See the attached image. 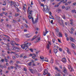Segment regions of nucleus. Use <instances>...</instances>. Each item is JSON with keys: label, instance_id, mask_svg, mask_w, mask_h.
I'll list each match as a JSON object with an SVG mask.
<instances>
[{"label": "nucleus", "instance_id": "58", "mask_svg": "<svg viewBox=\"0 0 76 76\" xmlns=\"http://www.w3.org/2000/svg\"><path fill=\"white\" fill-rule=\"evenodd\" d=\"M69 7H66V8H65V9H66V10H68V9H69Z\"/></svg>", "mask_w": 76, "mask_h": 76}, {"label": "nucleus", "instance_id": "31", "mask_svg": "<svg viewBox=\"0 0 76 76\" xmlns=\"http://www.w3.org/2000/svg\"><path fill=\"white\" fill-rule=\"evenodd\" d=\"M16 41H18V42H19V41H20V40H19V39H17V38H16L15 39Z\"/></svg>", "mask_w": 76, "mask_h": 76}, {"label": "nucleus", "instance_id": "35", "mask_svg": "<svg viewBox=\"0 0 76 76\" xmlns=\"http://www.w3.org/2000/svg\"><path fill=\"white\" fill-rule=\"evenodd\" d=\"M16 21L15 20H12V23H16Z\"/></svg>", "mask_w": 76, "mask_h": 76}, {"label": "nucleus", "instance_id": "59", "mask_svg": "<svg viewBox=\"0 0 76 76\" xmlns=\"http://www.w3.org/2000/svg\"><path fill=\"white\" fill-rule=\"evenodd\" d=\"M18 22H20V19L19 18L18 20Z\"/></svg>", "mask_w": 76, "mask_h": 76}, {"label": "nucleus", "instance_id": "26", "mask_svg": "<svg viewBox=\"0 0 76 76\" xmlns=\"http://www.w3.org/2000/svg\"><path fill=\"white\" fill-rule=\"evenodd\" d=\"M29 70H30V72H31V73H33V72L34 71L32 69H30Z\"/></svg>", "mask_w": 76, "mask_h": 76}, {"label": "nucleus", "instance_id": "62", "mask_svg": "<svg viewBox=\"0 0 76 76\" xmlns=\"http://www.w3.org/2000/svg\"><path fill=\"white\" fill-rule=\"evenodd\" d=\"M10 63H12V64H13V61H11L10 62Z\"/></svg>", "mask_w": 76, "mask_h": 76}, {"label": "nucleus", "instance_id": "15", "mask_svg": "<svg viewBox=\"0 0 76 76\" xmlns=\"http://www.w3.org/2000/svg\"><path fill=\"white\" fill-rule=\"evenodd\" d=\"M64 72L65 73V74H66L67 75H68V72L67 71V70L66 69H64Z\"/></svg>", "mask_w": 76, "mask_h": 76}, {"label": "nucleus", "instance_id": "5", "mask_svg": "<svg viewBox=\"0 0 76 76\" xmlns=\"http://www.w3.org/2000/svg\"><path fill=\"white\" fill-rule=\"evenodd\" d=\"M43 74H44L45 75H47L48 76H50V74L49 73H48V70L47 69H45L44 71V73Z\"/></svg>", "mask_w": 76, "mask_h": 76}, {"label": "nucleus", "instance_id": "3", "mask_svg": "<svg viewBox=\"0 0 76 76\" xmlns=\"http://www.w3.org/2000/svg\"><path fill=\"white\" fill-rule=\"evenodd\" d=\"M38 53H39V51H38V52H36V54L34 53H33V54L31 53L29 56H33L32 57H38Z\"/></svg>", "mask_w": 76, "mask_h": 76}, {"label": "nucleus", "instance_id": "44", "mask_svg": "<svg viewBox=\"0 0 76 76\" xmlns=\"http://www.w3.org/2000/svg\"><path fill=\"white\" fill-rule=\"evenodd\" d=\"M1 56L2 57H5V54H2Z\"/></svg>", "mask_w": 76, "mask_h": 76}, {"label": "nucleus", "instance_id": "63", "mask_svg": "<svg viewBox=\"0 0 76 76\" xmlns=\"http://www.w3.org/2000/svg\"><path fill=\"white\" fill-rule=\"evenodd\" d=\"M4 67L5 68H7V66H6V65H4Z\"/></svg>", "mask_w": 76, "mask_h": 76}, {"label": "nucleus", "instance_id": "64", "mask_svg": "<svg viewBox=\"0 0 76 76\" xmlns=\"http://www.w3.org/2000/svg\"><path fill=\"white\" fill-rule=\"evenodd\" d=\"M12 50H16V49L15 48H12Z\"/></svg>", "mask_w": 76, "mask_h": 76}, {"label": "nucleus", "instance_id": "43", "mask_svg": "<svg viewBox=\"0 0 76 76\" xmlns=\"http://www.w3.org/2000/svg\"><path fill=\"white\" fill-rule=\"evenodd\" d=\"M71 12H73V13H74L75 12V10H72Z\"/></svg>", "mask_w": 76, "mask_h": 76}, {"label": "nucleus", "instance_id": "56", "mask_svg": "<svg viewBox=\"0 0 76 76\" xmlns=\"http://www.w3.org/2000/svg\"><path fill=\"white\" fill-rule=\"evenodd\" d=\"M70 24H71V25H73V22L72 21H71V22L70 23Z\"/></svg>", "mask_w": 76, "mask_h": 76}, {"label": "nucleus", "instance_id": "53", "mask_svg": "<svg viewBox=\"0 0 76 76\" xmlns=\"http://www.w3.org/2000/svg\"><path fill=\"white\" fill-rule=\"evenodd\" d=\"M31 5H33V1H32L31 2Z\"/></svg>", "mask_w": 76, "mask_h": 76}, {"label": "nucleus", "instance_id": "47", "mask_svg": "<svg viewBox=\"0 0 76 76\" xmlns=\"http://www.w3.org/2000/svg\"><path fill=\"white\" fill-rule=\"evenodd\" d=\"M52 42L53 43H54L55 42V39H53L52 40Z\"/></svg>", "mask_w": 76, "mask_h": 76}, {"label": "nucleus", "instance_id": "60", "mask_svg": "<svg viewBox=\"0 0 76 76\" xmlns=\"http://www.w3.org/2000/svg\"><path fill=\"white\" fill-rule=\"evenodd\" d=\"M67 3H68V4H70V3H71V2L70 1H69V2H67Z\"/></svg>", "mask_w": 76, "mask_h": 76}, {"label": "nucleus", "instance_id": "54", "mask_svg": "<svg viewBox=\"0 0 76 76\" xmlns=\"http://www.w3.org/2000/svg\"><path fill=\"white\" fill-rule=\"evenodd\" d=\"M71 71H70V72H73V68H71Z\"/></svg>", "mask_w": 76, "mask_h": 76}, {"label": "nucleus", "instance_id": "27", "mask_svg": "<svg viewBox=\"0 0 76 76\" xmlns=\"http://www.w3.org/2000/svg\"><path fill=\"white\" fill-rule=\"evenodd\" d=\"M31 63H32V62H30L27 63V64H28L29 66H31Z\"/></svg>", "mask_w": 76, "mask_h": 76}, {"label": "nucleus", "instance_id": "4", "mask_svg": "<svg viewBox=\"0 0 76 76\" xmlns=\"http://www.w3.org/2000/svg\"><path fill=\"white\" fill-rule=\"evenodd\" d=\"M44 9V11L45 12H46V13H49L50 11H49V9L48 8V6L47 5H45L43 7Z\"/></svg>", "mask_w": 76, "mask_h": 76}, {"label": "nucleus", "instance_id": "9", "mask_svg": "<svg viewBox=\"0 0 76 76\" xmlns=\"http://www.w3.org/2000/svg\"><path fill=\"white\" fill-rule=\"evenodd\" d=\"M38 20V18H37L36 19L35 22H34V18H33V21L32 20V22L33 23L35 24V23H37V20Z\"/></svg>", "mask_w": 76, "mask_h": 76}, {"label": "nucleus", "instance_id": "38", "mask_svg": "<svg viewBox=\"0 0 76 76\" xmlns=\"http://www.w3.org/2000/svg\"><path fill=\"white\" fill-rule=\"evenodd\" d=\"M71 66H70V65H69L68 66V69H69V70H70V69H71Z\"/></svg>", "mask_w": 76, "mask_h": 76}, {"label": "nucleus", "instance_id": "18", "mask_svg": "<svg viewBox=\"0 0 76 76\" xmlns=\"http://www.w3.org/2000/svg\"><path fill=\"white\" fill-rule=\"evenodd\" d=\"M50 45H49V44H48V45L46 46V47L48 50H49L50 49Z\"/></svg>", "mask_w": 76, "mask_h": 76}, {"label": "nucleus", "instance_id": "17", "mask_svg": "<svg viewBox=\"0 0 76 76\" xmlns=\"http://www.w3.org/2000/svg\"><path fill=\"white\" fill-rule=\"evenodd\" d=\"M54 52L55 53V54H56L58 52V51L56 49H54Z\"/></svg>", "mask_w": 76, "mask_h": 76}, {"label": "nucleus", "instance_id": "48", "mask_svg": "<svg viewBox=\"0 0 76 76\" xmlns=\"http://www.w3.org/2000/svg\"><path fill=\"white\" fill-rule=\"evenodd\" d=\"M59 50L60 51H62V49H61V48H59Z\"/></svg>", "mask_w": 76, "mask_h": 76}, {"label": "nucleus", "instance_id": "24", "mask_svg": "<svg viewBox=\"0 0 76 76\" xmlns=\"http://www.w3.org/2000/svg\"><path fill=\"white\" fill-rule=\"evenodd\" d=\"M55 76H61V75L59 73H57V74L55 75Z\"/></svg>", "mask_w": 76, "mask_h": 76}, {"label": "nucleus", "instance_id": "8", "mask_svg": "<svg viewBox=\"0 0 76 76\" xmlns=\"http://www.w3.org/2000/svg\"><path fill=\"white\" fill-rule=\"evenodd\" d=\"M10 6L11 7H13V5L15 4H16V2L15 1H10Z\"/></svg>", "mask_w": 76, "mask_h": 76}, {"label": "nucleus", "instance_id": "36", "mask_svg": "<svg viewBox=\"0 0 76 76\" xmlns=\"http://www.w3.org/2000/svg\"><path fill=\"white\" fill-rule=\"evenodd\" d=\"M15 67H19V65H18L17 64H15Z\"/></svg>", "mask_w": 76, "mask_h": 76}, {"label": "nucleus", "instance_id": "50", "mask_svg": "<svg viewBox=\"0 0 76 76\" xmlns=\"http://www.w3.org/2000/svg\"><path fill=\"white\" fill-rule=\"evenodd\" d=\"M1 61L2 62H4V60L3 59H2L1 60Z\"/></svg>", "mask_w": 76, "mask_h": 76}, {"label": "nucleus", "instance_id": "55", "mask_svg": "<svg viewBox=\"0 0 76 76\" xmlns=\"http://www.w3.org/2000/svg\"><path fill=\"white\" fill-rule=\"evenodd\" d=\"M16 63H17V64H19V63H20V62H19V61H17Z\"/></svg>", "mask_w": 76, "mask_h": 76}, {"label": "nucleus", "instance_id": "25", "mask_svg": "<svg viewBox=\"0 0 76 76\" xmlns=\"http://www.w3.org/2000/svg\"><path fill=\"white\" fill-rule=\"evenodd\" d=\"M15 56L16 57H19V54L18 53H16L15 54Z\"/></svg>", "mask_w": 76, "mask_h": 76}, {"label": "nucleus", "instance_id": "37", "mask_svg": "<svg viewBox=\"0 0 76 76\" xmlns=\"http://www.w3.org/2000/svg\"><path fill=\"white\" fill-rule=\"evenodd\" d=\"M5 61H6V62H7L8 60H7V59H6V58H5Z\"/></svg>", "mask_w": 76, "mask_h": 76}, {"label": "nucleus", "instance_id": "10", "mask_svg": "<svg viewBox=\"0 0 76 76\" xmlns=\"http://www.w3.org/2000/svg\"><path fill=\"white\" fill-rule=\"evenodd\" d=\"M45 31H46L45 32L43 33V35L44 36H45V35H46V34L48 32V31H47V29L46 28L45 29Z\"/></svg>", "mask_w": 76, "mask_h": 76}, {"label": "nucleus", "instance_id": "45", "mask_svg": "<svg viewBox=\"0 0 76 76\" xmlns=\"http://www.w3.org/2000/svg\"><path fill=\"white\" fill-rule=\"evenodd\" d=\"M58 6H59V5L56 4V5H55V7H58Z\"/></svg>", "mask_w": 76, "mask_h": 76}, {"label": "nucleus", "instance_id": "57", "mask_svg": "<svg viewBox=\"0 0 76 76\" xmlns=\"http://www.w3.org/2000/svg\"><path fill=\"white\" fill-rule=\"evenodd\" d=\"M62 8L63 9H64V8H65V6H63L62 7Z\"/></svg>", "mask_w": 76, "mask_h": 76}, {"label": "nucleus", "instance_id": "14", "mask_svg": "<svg viewBox=\"0 0 76 76\" xmlns=\"http://www.w3.org/2000/svg\"><path fill=\"white\" fill-rule=\"evenodd\" d=\"M67 53L69 54H71V52L69 51V48H67Z\"/></svg>", "mask_w": 76, "mask_h": 76}, {"label": "nucleus", "instance_id": "11", "mask_svg": "<svg viewBox=\"0 0 76 76\" xmlns=\"http://www.w3.org/2000/svg\"><path fill=\"white\" fill-rule=\"evenodd\" d=\"M62 61L63 63H66V59L65 58H64L62 59Z\"/></svg>", "mask_w": 76, "mask_h": 76}, {"label": "nucleus", "instance_id": "22", "mask_svg": "<svg viewBox=\"0 0 76 76\" xmlns=\"http://www.w3.org/2000/svg\"><path fill=\"white\" fill-rule=\"evenodd\" d=\"M72 48H74V49H75V44H72Z\"/></svg>", "mask_w": 76, "mask_h": 76}, {"label": "nucleus", "instance_id": "30", "mask_svg": "<svg viewBox=\"0 0 76 76\" xmlns=\"http://www.w3.org/2000/svg\"><path fill=\"white\" fill-rule=\"evenodd\" d=\"M55 31L57 32H58V28H56V29H55Z\"/></svg>", "mask_w": 76, "mask_h": 76}, {"label": "nucleus", "instance_id": "51", "mask_svg": "<svg viewBox=\"0 0 76 76\" xmlns=\"http://www.w3.org/2000/svg\"><path fill=\"white\" fill-rule=\"evenodd\" d=\"M58 42H60V43H61V41L59 39H58Z\"/></svg>", "mask_w": 76, "mask_h": 76}, {"label": "nucleus", "instance_id": "52", "mask_svg": "<svg viewBox=\"0 0 76 76\" xmlns=\"http://www.w3.org/2000/svg\"><path fill=\"white\" fill-rule=\"evenodd\" d=\"M50 63H53V60H51L50 61Z\"/></svg>", "mask_w": 76, "mask_h": 76}, {"label": "nucleus", "instance_id": "34", "mask_svg": "<svg viewBox=\"0 0 76 76\" xmlns=\"http://www.w3.org/2000/svg\"><path fill=\"white\" fill-rule=\"evenodd\" d=\"M62 17L64 19H66V17H65V15H64L63 16H62Z\"/></svg>", "mask_w": 76, "mask_h": 76}, {"label": "nucleus", "instance_id": "12", "mask_svg": "<svg viewBox=\"0 0 76 76\" xmlns=\"http://www.w3.org/2000/svg\"><path fill=\"white\" fill-rule=\"evenodd\" d=\"M55 16H56L55 17L56 20H58L60 19V17L58 16H57L56 15Z\"/></svg>", "mask_w": 76, "mask_h": 76}, {"label": "nucleus", "instance_id": "7", "mask_svg": "<svg viewBox=\"0 0 76 76\" xmlns=\"http://www.w3.org/2000/svg\"><path fill=\"white\" fill-rule=\"evenodd\" d=\"M40 59L42 60V61H47V62H48V59L45 58L44 59V57H40Z\"/></svg>", "mask_w": 76, "mask_h": 76}, {"label": "nucleus", "instance_id": "21", "mask_svg": "<svg viewBox=\"0 0 76 76\" xmlns=\"http://www.w3.org/2000/svg\"><path fill=\"white\" fill-rule=\"evenodd\" d=\"M26 57V56H23V54H21L20 56V57Z\"/></svg>", "mask_w": 76, "mask_h": 76}, {"label": "nucleus", "instance_id": "23", "mask_svg": "<svg viewBox=\"0 0 76 76\" xmlns=\"http://www.w3.org/2000/svg\"><path fill=\"white\" fill-rule=\"evenodd\" d=\"M49 14L51 16V17H52V18H54V17H53V15H52V13H51V12L49 11Z\"/></svg>", "mask_w": 76, "mask_h": 76}, {"label": "nucleus", "instance_id": "42", "mask_svg": "<svg viewBox=\"0 0 76 76\" xmlns=\"http://www.w3.org/2000/svg\"><path fill=\"white\" fill-rule=\"evenodd\" d=\"M7 27H9V26H10V27H11V25L7 24Z\"/></svg>", "mask_w": 76, "mask_h": 76}, {"label": "nucleus", "instance_id": "2", "mask_svg": "<svg viewBox=\"0 0 76 76\" xmlns=\"http://www.w3.org/2000/svg\"><path fill=\"white\" fill-rule=\"evenodd\" d=\"M37 38V39H36L37 40L36 41V42H38V41H40V40H41L40 37L39 36H38L37 37H36V36H34L32 39L31 41H34L35 38Z\"/></svg>", "mask_w": 76, "mask_h": 76}, {"label": "nucleus", "instance_id": "49", "mask_svg": "<svg viewBox=\"0 0 76 76\" xmlns=\"http://www.w3.org/2000/svg\"><path fill=\"white\" fill-rule=\"evenodd\" d=\"M19 14H15V16H19Z\"/></svg>", "mask_w": 76, "mask_h": 76}, {"label": "nucleus", "instance_id": "6", "mask_svg": "<svg viewBox=\"0 0 76 76\" xmlns=\"http://www.w3.org/2000/svg\"><path fill=\"white\" fill-rule=\"evenodd\" d=\"M21 48H22L23 50H24V49L25 48V47H27V48L29 47H28V46L27 45L26 43L25 44H23V45H21Z\"/></svg>", "mask_w": 76, "mask_h": 76}, {"label": "nucleus", "instance_id": "13", "mask_svg": "<svg viewBox=\"0 0 76 76\" xmlns=\"http://www.w3.org/2000/svg\"><path fill=\"white\" fill-rule=\"evenodd\" d=\"M58 35H59V36L58 35H57V36H58V37H62V34H61V33H60V32H59L58 34Z\"/></svg>", "mask_w": 76, "mask_h": 76}, {"label": "nucleus", "instance_id": "32", "mask_svg": "<svg viewBox=\"0 0 76 76\" xmlns=\"http://www.w3.org/2000/svg\"><path fill=\"white\" fill-rule=\"evenodd\" d=\"M3 5L4 6H6V3L5 2V1H4V3L3 4Z\"/></svg>", "mask_w": 76, "mask_h": 76}, {"label": "nucleus", "instance_id": "46", "mask_svg": "<svg viewBox=\"0 0 76 76\" xmlns=\"http://www.w3.org/2000/svg\"><path fill=\"white\" fill-rule=\"evenodd\" d=\"M29 50L31 52H33V49L32 48L30 49Z\"/></svg>", "mask_w": 76, "mask_h": 76}, {"label": "nucleus", "instance_id": "39", "mask_svg": "<svg viewBox=\"0 0 76 76\" xmlns=\"http://www.w3.org/2000/svg\"><path fill=\"white\" fill-rule=\"evenodd\" d=\"M12 18L13 17H12V16L9 15V18H10V19H12Z\"/></svg>", "mask_w": 76, "mask_h": 76}, {"label": "nucleus", "instance_id": "20", "mask_svg": "<svg viewBox=\"0 0 76 76\" xmlns=\"http://www.w3.org/2000/svg\"><path fill=\"white\" fill-rule=\"evenodd\" d=\"M55 69H56V70L57 71H58V72H60V70L58 69V68L56 67L55 68Z\"/></svg>", "mask_w": 76, "mask_h": 76}, {"label": "nucleus", "instance_id": "28", "mask_svg": "<svg viewBox=\"0 0 76 76\" xmlns=\"http://www.w3.org/2000/svg\"><path fill=\"white\" fill-rule=\"evenodd\" d=\"M29 34H26V38H29V37H30V36H28V35H29Z\"/></svg>", "mask_w": 76, "mask_h": 76}, {"label": "nucleus", "instance_id": "16", "mask_svg": "<svg viewBox=\"0 0 76 76\" xmlns=\"http://www.w3.org/2000/svg\"><path fill=\"white\" fill-rule=\"evenodd\" d=\"M69 39H70V40H71V41H72L73 42H74V41H75V40L74 39H73L71 37H70Z\"/></svg>", "mask_w": 76, "mask_h": 76}, {"label": "nucleus", "instance_id": "1", "mask_svg": "<svg viewBox=\"0 0 76 76\" xmlns=\"http://www.w3.org/2000/svg\"><path fill=\"white\" fill-rule=\"evenodd\" d=\"M33 11L32 10H31L29 11L28 13V18L29 19H32V20L33 21L34 20V18L32 17V12Z\"/></svg>", "mask_w": 76, "mask_h": 76}, {"label": "nucleus", "instance_id": "33", "mask_svg": "<svg viewBox=\"0 0 76 76\" xmlns=\"http://www.w3.org/2000/svg\"><path fill=\"white\" fill-rule=\"evenodd\" d=\"M26 44L27 45H28V46H29L31 45V43H27Z\"/></svg>", "mask_w": 76, "mask_h": 76}, {"label": "nucleus", "instance_id": "19", "mask_svg": "<svg viewBox=\"0 0 76 76\" xmlns=\"http://www.w3.org/2000/svg\"><path fill=\"white\" fill-rule=\"evenodd\" d=\"M23 9L25 12H26V8L25 7V6L23 7Z\"/></svg>", "mask_w": 76, "mask_h": 76}, {"label": "nucleus", "instance_id": "29", "mask_svg": "<svg viewBox=\"0 0 76 76\" xmlns=\"http://www.w3.org/2000/svg\"><path fill=\"white\" fill-rule=\"evenodd\" d=\"M29 9H30V7H28V11H27V13H29V11H30V10H29Z\"/></svg>", "mask_w": 76, "mask_h": 76}, {"label": "nucleus", "instance_id": "40", "mask_svg": "<svg viewBox=\"0 0 76 76\" xmlns=\"http://www.w3.org/2000/svg\"><path fill=\"white\" fill-rule=\"evenodd\" d=\"M61 25H62V26H63L64 28V23H63V22H62V24H61Z\"/></svg>", "mask_w": 76, "mask_h": 76}, {"label": "nucleus", "instance_id": "61", "mask_svg": "<svg viewBox=\"0 0 76 76\" xmlns=\"http://www.w3.org/2000/svg\"><path fill=\"white\" fill-rule=\"evenodd\" d=\"M24 71H25V72H26V71H27V70H26V68H24Z\"/></svg>", "mask_w": 76, "mask_h": 76}, {"label": "nucleus", "instance_id": "41", "mask_svg": "<svg viewBox=\"0 0 76 76\" xmlns=\"http://www.w3.org/2000/svg\"><path fill=\"white\" fill-rule=\"evenodd\" d=\"M0 67H1V68L3 69V68H4V66L2 65H1L0 64Z\"/></svg>", "mask_w": 76, "mask_h": 76}]
</instances>
